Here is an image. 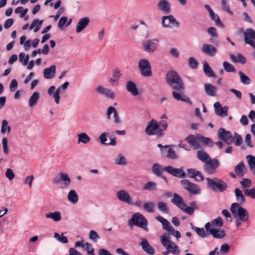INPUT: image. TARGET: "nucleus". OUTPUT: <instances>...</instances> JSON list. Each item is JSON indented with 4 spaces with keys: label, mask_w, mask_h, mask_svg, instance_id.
Returning <instances> with one entry per match:
<instances>
[{
    "label": "nucleus",
    "mask_w": 255,
    "mask_h": 255,
    "mask_svg": "<svg viewBox=\"0 0 255 255\" xmlns=\"http://www.w3.org/2000/svg\"><path fill=\"white\" fill-rule=\"evenodd\" d=\"M180 183L183 188L192 195H199L201 193L200 187L198 185L190 182L188 180H182Z\"/></svg>",
    "instance_id": "nucleus-11"
},
{
    "label": "nucleus",
    "mask_w": 255,
    "mask_h": 255,
    "mask_svg": "<svg viewBox=\"0 0 255 255\" xmlns=\"http://www.w3.org/2000/svg\"><path fill=\"white\" fill-rule=\"evenodd\" d=\"M45 218L47 219H51L54 222H58L62 220L61 212L59 211L48 212L45 215Z\"/></svg>",
    "instance_id": "nucleus-28"
},
{
    "label": "nucleus",
    "mask_w": 255,
    "mask_h": 255,
    "mask_svg": "<svg viewBox=\"0 0 255 255\" xmlns=\"http://www.w3.org/2000/svg\"><path fill=\"white\" fill-rule=\"evenodd\" d=\"M40 97V94L38 92H34L29 97L28 100L29 107L32 108L37 103Z\"/></svg>",
    "instance_id": "nucleus-35"
},
{
    "label": "nucleus",
    "mask_w": 255,
    "mask_h": 255,
    "mask_svg": "<svg viewBox=\"0 0 255 255\" xmlns=\"http://www.w3.org/2000/svg\"><path fill=\"white\" fill-rule=\"evenodd\" d=\"M204 227L206 231L212 235L214 238L222 239L225 237L226 234L224 230L218 228H211L210 222L207 223Z\"/></svg>",
    "instance_id": "nucleus-14"
},
{
    "label": "nucleus",
    "mask_w": 255,
    "mask_h": 255,
    "mask_svg": "<svg viewBox=\"0 0 255 255\" xmlns=\"http://www.w3.org/2000/svg\"><path fill=\"white\" fill-rule=\"evenodd\" d=\"M244 35L245 42L255 49V30L252 28L247 29L244 32Z\"/></svg>",
    "instance_id": "nucleus-18"
},
{
    "label": "nucleus",
    "mask_w": 255,
    "mask_h": 255,
    "mask_svg": "<svg viewBox=\"0 0 255 255\" xmlns=\"http://www.w3.org/2000/svg\"><path fill=\"white\" fill-rule=\"evenodd\" d=\"M230 250V246L227 243H224L222 244L220 247V252L222 254H227Z\"/></svg>",
    "instance_id": "nucleus-63"
},
{
    "label": "nucleus",
    "mask_w": 255,
    "mask_h": 255,
    "mask_svg": "<svg viewBox=\"0 0 255 255\" xmlns=\"http://www.w3.org/2000/svg\"><path fill=\"white\" fill-rule=\"evenodd\" d=\"M116 196L119 201L128 205H129L132 199V197L129 192L123 189L117 191Z\"/></svg>",
    "instance_id": "nucleus-17"
},
{
    "label": "nucleus",
    "mask_w": 255,
    "mask_h": 255,
    "mask_svg": "<svg viewBox=\"0 0 255 255\" xmlns=\"http://www.w3.org/2000/svg\"><path fill=\"white\" fill-rule=\"evenodd\" d=\"M211 18L214 21L215 24L220 27H223V25L222 23L221 22L219 17L218 16V14L214 13L213 11L209 14Z\"/></svg>",
    "instance_id": "nucleus-52"
},
{
    "label": "nucleus",
    "mask_w": 255,
    "mask_h": 255,
    "mask_svg": "<svg viewBox=\"0 0 255 255\" xmlns=\"http://www.w3.org/2000/svg\"><path fill=\"white\" fill-rule=\"evenodd\" d=\"M156 189V183L153 181H149L145 183L143 187V189L147 191L155 190Z\"/></svg>",
    "instance_id": "nucleus-49"
},
{
    "label": "nucleus",
    "mask_w": 255,
    "mask_h": 255,
    "mask_svg": "<svg viewBox=\"0 0 255 255\" xmlns=\"http://www.w3.org/2000/svg\"><path fill=\"white\" fill-rule=\"evenodd\" d=\"M52 183L54 185L62 183L64 187H68L71 183V179L67 173L59 172L53 178Z\"/></svg>",
    "instance_id": "nucleus-8"
},
{
    "label": "nucleus",
    "mask_w": 255,
    "mask_h": 255,
    "mask_svg": "<svg viewBox=\"0 0 255 255\" xmlns=\"http://www.w3.org/2000/svg\"><path fill=\"white\" fill-rule=\"evenodd\" d=\"M188 63L190 68L196 69L197 67L198 62L197 60L193 57H191L188 59Z\"/></svg>",
    "instance_id": "nucleus-62"
},
{
    "label": "nucleus",
    "mask_w": 255,
    "mask_h": 255,
    "mask_svg": "<svg viewBox=\"0 0 255 255\" xmlns=\"http://www.w3.org/2000/svg\"><path fill=\"white\" fill-rule=\"evenodd\" d=\"M67 199L69 202L76 204L78 201V195L75 190H71L68 193Z\"/></svg>",
    "instance_id": "nucleus-33"
},
{
    "label": "nucleus",
    "mask_w": 255,
    "mask_h": 255,
    "mask_svg": "<svg viewBox=\"0 0 255 255\" xmlns=\"http://www.w3.org/2000/svg\"><path fill=\"white\" fill-rule=\"evenodd\" d=\"M2 145L3 153L5 154H7L8 153V149L7 145V139L6 137H4L2 138Z\"/></svg>",
    "instance_id": "nucleus-60"
},
{
    "label": "nucleus",
    "mask_w": 255,
    "mask_h": 255,
    "mask_svg": "<svg viewBox=\"0 0 255 255\" xmlns=\"http://www.w3.org/2000/svg\"><path fill=\"white\" fill-rule=\"evenodd\" d=\"M158 209L162 213L168 214L169 213V209L167 205L164 202H158L157 204Z\"/></svg>",
    "instance_id": "nucleus-46"
},
{
    "label": "nucleus",
    "mask_w": 255,
    "mask_h": 255,
    "mask_svg": "<svg viewBox=\"0 0 255 255\" xmlns=\"http://www.w3.org/2000/svg\"><path fill=\"white\" fill-rule=\"evenodd\" d=\"M43 20H39L38 19H34L30 25L29 26V29L31 30L33 29L35 32H37L41 28Z\"/></svg>",
    "instance_id": "nucleus-37"
},
{
    "label": "nucleus",
    "mask_w": 255,
    "mask_h": 255,
    "mask_svg": "<svg viewBox=\"0 0 255 255\" xmlns=\"http://www.w3.org/2000/svg\"><path fill=\"white\" fill-rule=\"evenodd\" d=\"M240 184H241L242 188L243 189L249 188L252 186L251 181L248 178L243 179L242 181H240Z\"/></svg>",
    "instance_id": "nucleus-57"
},
{
    "label": "nucleus",
    "mask_w": 255,
    "mask_h": 255,
    "mask_svg": "<svg viewBox=\"0 0 255 255\" xmlns=\"http://www.w3.org/2000/svg\"><path fill=\"white\" fill-rule=\"evenodd\" d=\"M245 194L253 199H255V187H253L250 189H246Z\"/></svg>",
    "instance_id": "nucleus-61"
},
{
    "label": "nucleus",
    "mask_w": 255,
    "mask_h": 255,
    "mask_svg": "<svg viewBox=\"0 0 255 255\" xmlns=\"http://www.w3.org/2000/svg\"><path fill=\"white\" fill-rule=\"evenodd\" d=\"M113 114L114 122L116 124H120L121 123V121L119 118L118 112L116 109L112 106H110L108 107L107 112H106V116L108 120L111 119V115Z\"/></svg>",
    "instance_id": "nucleus-24"
},
{
    "label": "nucleus",
    "mask_w": 255,
    "mask_h": 255,
    "mask_svg": "<svg viewBox=\"0 0 255 255\" xmlns=\"http://www.w3.org/2000/svg\"><path fill=\"white\" fill-rule=\"evenodd\" d=\"M157 9L165 14L171 12V4L167 0H159L156 4Z\"/></svg>",
    "instance_id": "nucleus-16"
},
{
    "label": "nucleus",
    "mask_w": 255,
    "mask_h": 255,
    "mask_svg": "<svg viewBox=\"0 0 255 255\" xmlns=\"http://www.w3.org/2000/svg\"><path fill=\"white\" fill-rule=\"evenodd\" d=\"M182 91H179L174 90L172 92V95L174 99L177 101H181L185 102H189V99L182 93Z\"/></svg>",
    "instance_id": "nucleus-31"
},
{
    "label": "nucleus",
    "mask_w": 255,
    "mask_h": 255,
    "mask_svg": "<svg viewBox=\"0 0 255 255\" xmlns=\"http://www.w3.org/2000/svg\"><path fill=\"white\" fill-rule=\"evenodd\" d=\"M143 208L146 212L152 213L154 212L155 205L151 201L145 202L143 204Z\"/></svg>",
    "instance_id": "nucleus-42"
},
{
    "label": "nucleus",
    "mask_w": 255,
    "mask_h": 255,
    "mask_svg": "<svg viewBox=\"0 0 255 255\" xmlns=\"http://www.w3.org/2000/svg\"><path fill=\"white\" fill-rule=\"evenodd\" d=\"M138 68L143 76L150 77L151 76L150 64L147 59L145 58L140 59L138 62Z\"/></svg>",
    "instance_id": "nucleus-10"
},
{
    "label": "nucleus",
    "mask_w": 255,
    "mask_h": 255,
    "mask_svg": "<svg viewBox=\"0 0 255 255\" xmlns=\"http://www.w3.org/2000/svg\"><path fill=\"white\" fill-rule=\"evenodd\" d=\"M230 210L235 218V225L240 227L243 222L248 221L249 215L248 211L241 206L239 203H234L231 205Z\"/></svg>",
    "instance_id": "nucleus-2"
},
{
    "label": "nucleus",
    "mask_w": 255,
    "mask_h": 255,
    "mask_svg": "<svg viewBox=\"0 0 255 255\" xmlns=\"http://www.w3.org/2000/svg\"><path fill=\"white\" fill-rule=\"evenodd\" d=\"M147 224L148 222L146 219L143 215L138 212L133 214L131 219L128 221L129 226L135 225L146 232L148 231Z\"/></svg>",
    "instance_id": "nucleus-5"
},
{
    "label": "nucleus",
    "mask_w": 255,
    "mask_h": 255,
    "mask_svg": "<svg viewBox=\"0 0 255 255\" xmlns=\"http://www.w3.org/2000/svg\"><path fill=\"white\" fill-rule=\"evenodd\" d=\"M197 158L204 163L211 159L208 154L203 150H199L198 151Z\"/></svg>",
    "instance_id": "nucleus-40"
},
{
    "label": "nucleus",
    "mask_w": 255,
    "mask_h": 255,
    "mask_svg": "<svg viewBox=\"0 0 255 255\" xmlns=\"http://www.w3.org/2000/svg\"><path fill=\"white\" fill-rule=\"evenodd\" d=\"M223 65L225 70L227 72H232L235 71L234 67L227 61L224 62Z\"/></svg>",
    "instance_id": "nucleus-55"
},
{
    "label": "nucleus",
    "mask_w": 255,
    "mask_h": 255,
    "mask_svg": "<svg viewBox=\"0 0 255 255\" xmlns=\"http://www.w3.org/2000/svg\"><path fill=\"white\" fill-rule=\"evenodd\" d=\"M140 245L142 249L148 255H153L155 253L154 249L149 245L145 238H141Z\"/></svg>",
    "instance_id": "nucleus-27"
},
{
    "label": "nucleus",
    "mask_w": 255,
    "mask_h": 255,
    "mask_svg": "<svg viewBox=\"0 0 255 255\" xmlns=\"http://www.w3.org/2000/svg\"><path fill=\"white\" fill-rule=\"evenodd\" d=\"M127 90L130 92L133 96H136L138 94V90L135 83L132 81H128L126 84Z\"/></svg>",
    "instance_id": "nucleus-34"
},
{
    "label": "nucleus",
    "mask_w": 255,
    "mask_h": 255,
    "mask_svg": "<svg viewBox=\"0 0 255 255\" xmlns=\"http://www.w3.org/2000/svg\"><path fill=\"white\" fill-rule=\"evenodd\" d=\"M211 228H220L223 226V220L220 217H218L217 218L214 219L210 222Z\"/></svg>",
    "instance_id": "nucleus-47"
},
{
    "label": "nucleus",
    "mask_w": 255,
    "mask_h": 255,
    "mask_svg": "<svg viewBox=\"0 0 255 255\" xmlns=\"http://www.w3.org/2000/svg\"><path fill=\"white\" fill-rule=\"evenodd\" d=\"M11 130V128L8 125V123L6 120H2L1 121V125L0 127V132L2 135L9 133Z\"/></svg>",
    "instance_id": "nucleus-38"
},
{
    "label": "nucleus",
    "mask_w": 255,
    "mask_h": 255,
    "mask_svg": "<svg viewBox=\"0 0 255 255\" xmlns=\"http://www.w3.org/2000/svg\"><path fill=\"white\" fill-rule=\"evenodd\" d=\"M205 92L208 96H215L217 89L216 87L214 86L211 84L206 83L204 85Z\"/></svg>",
    "instance_id": "nucleus-36"
},
{
    "label": "nucleus",
    "mask_w": 255,
    "mask_h": 255,
    "mask_svg": "<svg viewBox=\"0 0 255 255\" xmlns=\"http://www.w3.org/2000/svg\"><path fill=\"white\" fill-rule=\"evenodd\" d=\"M200 143H203L209 146H213L214 145L213 142L212 141V140L210 138L205 137L202 136H200Z\"/></svg>",
    "instance_id": "nucleus-56"
},
{
    "label": "nucleus",
    "mask_w": 255,
    "mask_h": 255,
    "mask_svg": "<svg viewBox=\"0 0 255 255\" xmlns=\"http://www.w3.org/2000/svg\"><path fill=\"white\" fill-rule=\"evenodd\" d=\"M187 175L189 177L194 178L197 182H201L204 179L203 176L200 171L193 168L187 169Z\"/></svg>",
    "instance_id": "nucleus-25"
},
{
    "label": "nucleus",
    "mask_w": 255,
    "mask_h": 255,
    "mask_svg": "<svg viewBox=\"0 0 255 255\" xmlns=\"http://www.w3.org/2000/svg\"><path fill=\"white\" fill-rule=\"evenodd\" d=\"M109 135V132H103L100 134L99 137L100 141L102 144H107L106 143L107 140V136Z\"/></svg>",
    "instance_id": "nucleus-64"
},
{
    "label": "nucleus",
    "mask_w": 255,
    "mask_h": 255,
    "mask_svg": "<svg viewBox=\"0 0 255 255\" xmlns=\"http://www.w3.org/2000/svg\"><path fill=\"white\" fill-rule=\"evenodd\" d=\"M220 166V162L216 158L210 159L204 163L203 169L208 174H214L216 169Z\"/></svg>",
    "instance_id": "nucleus-12"
},
{
    "label": "nucleus",
    "mask_w": 255,
    "mask_h": 255,
    "mask_svg": "<svg viewBox=\"0 0 255 255\" xmlns=\"http://www.w3.org/2000/svg\"><path fill=\"white\" fill-rule=\"evenodd\" d=\"M202 53L211 57L214 56L217 52V49L212 45L204 44L201 47Z\"/></svg>",
    "instance_id": "nucleus-26"
},
{
    "label": "nucleus",
    "mask_w": 255,
    "mask_h": 255,
    "mask_svg": "<svg viewBox=\"0 0 255 255\" xmlns=\"http://www.w3.org/2000/svg\"><path fill=\"white\" fill-rule=\"evenodd\" d=\"M164 171L174 177L178 178H183L186 175L182 169L176 168L171 166L164 167Z\"/></svg>",
    "instance_id": "nucleus-19"
},
{
    "label": "nucleus",
    "mask_w": 255,
    "mask_h": 255,
    "mask_svg": "<svg viewBox=\"0 0 255 255\" xmlns=\"http://www.w3.org/2000/svg\"><path fill=\"white\" fill-rule=\"evenodd\" d=\"M78 143H83L87 144L91 140L90 137L85 132H81L77 135Z\"/></svg>",
    "instance_id": "nucleus-32"
},
{
    "label": "nucleus",
    "mask_w": 255,
    "mask_h": 255,
    "mask_svg": "<svg viewBox=\"0 0 255 255\" xmlns=\"http://www.w3.org/2000/svg\"><path fill=\"white\" fill-rule=\"evenodd\" d=\"M162 26L163 28L178 27L179 23L172 15L162 16L161 17Z\"/></svg>",
    "instance_id": "nucleus-13"
},
{
    "label": "nucleus",
    "mask_w": 255,
    "mask_h": 255,
    "mask_svg": "<svg viewBox=\"0 0 255 255\" xmlns=\"http://www.w3.org/2000/svg\"><path fill=\"white\" fill-rule=\"evenodd\" d=\"M166 81L167 84L174 90L183 91L184 89V84L181 78L174 71H170L166 74Z\"/></svg>",
    "instance_id": "nucleus-3"
},
{
    "label": "nucleus",
    "mask_w": 255,
    "mask_h": 255,
    "mask_svg": "<svg viewBox=\"0 0 255 255\" xmlns=\"http://www.w3.org/2000/svg\"><path fill=\"white\" fill-rule=\"evenodd\" d=\"M218 136L220 140L227 144L231 143L234 139L232 133L223 128H220L218 129Z\"/></svg>",
    "instance_id": "nucleus-15"
},
{
    "label": "nucleus",
    "mask_w": 255,
    "mask_h": 255,
    "mask_svg": "<svg viewBox=\"0 0 255 255\" xmlns=\"http://www.w3.org/2000/svg\"><path fill=\"white\" fill-rule=\"evenodd\" d=\"M200 136L199 135L190 134L186 137L185 140L193 148L197 149L201 147Z\"/></svg>",
    "instance_id": "nucleus-23"
},
{
    "label": "nucleus",
    "mask_w": 255,
    "mask_h": 255,
    "mask_svg": "<svg viewBox=\"0 0 255 255\" xmlns=\"http://www.w3.org/2000/svg\"><path fill=\"white\" fill-rule=\"evenodd\" d=\"M95 91L97 93L104 95L108 99H114L115 98V94L113 91L110 89L105 88L101 85L98 86Z\"/></svg>",
    "instance_id": "nucleus-20"
},
{
    "label": "nucleus",
    "mask_w": 255,
    "mask_h": 255,
    "mask_svg": "<svg viewBox=\"0 0 255 255\" xmlns=\"http://www.w3.org/2000/svg\"><path fill=\"white\" fill-rule=\"evenodd\" d=\"M192 229H193L197 234L202 238H206L208 236V233L205 231L203 228H198L196 227H192Z\"/></svg>",
    "instance_id": "nucleus-48"
},
{
    "label": "nucleus",
    "mask_w": 255,
    "mask_h": 255,
    "mask_svg": "<svg viewBox=\"0 0 255 255\" xmlns=\"http://www.w3.org/2000/svg\"><path fill=\"white\" fill-rule=\"evenodd\" d=\"M168 126V123L165 120H161L158 123L156 120L152 119L147 123L145 132L148 135H155L160 137L163 135V132L166 130Z\"/></svg>",
    "instance_id": "nucleus-1"
},
{
    "label": "nucleus",
    "mask_w": 255,
    "mask_h": 255,
    "mask_svg": "<svg viewBox=\"0 0 255 255\" xmlns=\"http://www.w3.org/2000/svg\"><path fill=\"white\" fill-rule=\"evenodd\" d=\"M115 163L118 165H125L126 164L125 157L121 154H119L115 159Z\"/></svg>",
    "instance_id": "nucleus-50"
},
{
    "label": "nucleus",
    "mask_w": 255,
    "mask_h": 255,
    "mask_svg": "<svg viewBox=\"0 0 255 255\" xmlns=\"http://www.w3.org/2000/svg\"><path fill=\"white\" fill-rule=\"evenodd\" d=\"M171 201L183 212L189 215H192L193 214V209L190 207H186L182 198L178 194L174 193L173 197L171 199Z\"/></svg>",
    "instance_id": "nucleus-9"
},
{
    "label": "nucleus",
    "mask_w": 255,
    "mask_h": 255,
    "mask_svg": "<svg viewBox=\"0 0 255 255\" xmlns=\"http://www.w3.org/2000/svg\"><path fill=\"white\" fill-rule=\"evenodd\" d=\"M142 46L144 51L147 53H152L157 48V44L153 40L148 39L144 40L142 43Z\"/></svg>",
    "instance_id": "nucleus-22"
},
{
    "label": "nucleus",
    "mask_w": 255,
    "mask_h": 255,
    "mask_svg": "<svg viewBox=\"0 0 255 255\" xmlns=\"http://www.w3.org/2000/svg\"><path fill=\"white\" fill-rule=\"evenodd\" d=\"M166 157L170 159H175L177 158V156L175 151L171 147H169L167 150Z\"/></svg>",
    "instance_id": "nucleus-58"
},
{
    "label": "nucleus",
    "mask_w": 255,
    "mask_h": 255,
    "mask_svg": "<svg viewBox=\"0 0 255 255\" xmlns=\"http://www.w3.org/2000/svg\"><path fill=\"white\" fill-rule=\"evenodd\" d=\"M239 74L240 77V80L242 83L248 85L250 83L251 81L248 77H247L243 72L239 71Z\"/></svg>",
    "instance_id": "nucleus-54"
},
{
    "label": "nucleus",
    "mask_w": 255,
    "mask_h": 255,
    "mask_svg": "<svg viewBox=\"0 0 255 255\" xmlns=\"http://www.w3.org/2000/svg\"><path fill=\"white\" fill-rule=\"evenodd\" d=\"M121 74L119 69H115L113 72L112 77L109 79V82L112 84L116 83L118 84V81L121 77Z\"/></svg>",
    "instance_id": "nucleus-44"
},
{
    "label": "nucleus",
    "mask_w": 255,
    "mask_h": 255,
    "mask_svg": "<svg viewBox=\"0 0 255 255\" xmlns=\"http://www.w3.org/2000/svg\"><path fill=\"white\" fill-rule=\"evenodd\" d=\"M215 113L220 117H225L228 115V107L224 106L222 107L221 104L216 102L214 104Z\"/></svg>",
    "instance_id": "nucleus-21"
},
{
    "label": "nucleus",
    "mask_w": 255,
    "mask_h": 255,
    "mask_svg": "<svg viewBox=\"0 0 255 255\" xmlns=\"http://www.w3.org/2000/svg\"><path fill=\"white\" fill-rule=\"evenodd\" d=\"M34 179V177L33 175L27 176L24 179L23 183L24 185H28L29 187L30 188Z\"/></svg>",
    "instance_id": "nucleus-59"
},
{
    "label": "nucleus",
    "mask_w": 255,
    "mask_h": 255,
    "mask_svg": "<svg viewBox=\"0 0 255 255\" xmlns=\"http://www.w3.org/2000/svg\"><path fill=\"white\" fill-rule=\"evenodd\" d=\"M151 170L154 175L159 176L162 174L164 168L160 164L156 163L153 164Z\"/></svg>",
    "instance_id": "nucleus-41"
},
{
    "label": "nucleus",
    "mask_w": 255,
    "mask_h": 255,
    "mask_svg": "<svg viewBox=\"0 0 255 255\" xmlns=\"http://www.w3.org/2000/svg\"><path fill=\"white\" fill-rule=\"evenodd\" d=\"M160 242L162 246L173 255H179L180 251L177 245L169 239L166 235L160 237Z\"/></svg>",
    "instance_id": "nucleus-6"
},
{
    "label": "nucleus",
    "mask_w": 255,
    "mask_h": 255,
    "mask_svg": "<svg viewBox=\"0 0 255 255\" xmlns=\"http://www.w3.org/2000/svg\"><path fill=\"white\" fill-rule=\"evenodd\" d=\"M89 238L94 242H97L100 239V237L94 230H90L89 233Z\"/></svg>",
    "instance_id": "nucleus-53"
},
{
    "label": "nucleus",
    "mask_w": 255,
    "mask_h": 255,
    "mask_svg": "<svg viewBox=\"0 0 255 255\" xmlns=\"http://www.w3.org/2000/svg\"><path fill=\"white\" fill-rule=\"evenodd\" d=\"M235 194L237 201L240 203H243L245 201V198L242 193V192L239 188H236L235 190Z\"/></svg>",
    "instance_id": "nucleus-45"
},
{
    "label": "nucleus",
    "mask_w": 255,
    "mask_h": 255,
    "mask_svg": "<svg viewBox=\"0 0 255 255\" xmlns=\"http://www.w3.org/2000/svg\"><path fill=\"white\" fill-rule=\"evenodd\" d=\"M155 219L162 224V228L166 230L169 235L175 237L177 240L181 238L180 232L178 231H175L166 219L159 215L155 217Z\"/></svg>",
    "instance_id": "nucleus-7"
},
{
    "label": "nucleus",
    "mask_w": 255,
    "mask_h": 255,
    "mask_svg": "<svg viewBox=\"0 0 255 255\" xmlns=\"http://www.w3.org/2000/svg\"><path fill=\"white\" fill-rule=\"evenodd\" d=\"M206 180L207 187L215 192H223L227 188V183L218 178H206Z\"/></svg>",
    "instance_id": "nucleus-4"
},
{
    "label": "nucleus",
    "mask_w": 255,
    "mask_h": 255,
    "mask_svg": "<svg viewBox=\"0 0 255 255\" xmlns=\"http://www.w3.org/2000/svg\"><path fill=\"white\" fill-rule=\"evenodd\" d=\"M203 71L205 74V75L209 77H216V75H215L213 71L211 69V68L209 66V64L206 62H204L203 63Z\"/></svg>",
    "instance_id": "nucleus-39"
},
{
    "label": "nucleus",
    "mask_w": 255,
    "mask_h": 255,
    "mask_svg": "<svg viewBox=\"0 0 255 255\" xmlns=\"http://www.w3.org/2000/svg\"><path fill=\"white\" fill-rule=\"evenodd\" d=\"M56 73V67L52 65L50 67L45 68L43 71V77L47 79H50L54 77Z\"/></svg>",
    "instance_id": "nucleus-30"
},
{
    "label": "nucleus",
    "mask_w": 255,
    "mask_h": 255,
    "mask_svg": "<svg viewBox=\"0 0 255 255\" xmlns=\"http://www.w3.org/2000/svg\"><path fill=\"white\" fill-rule=\"evenodd\" d=\"M89 21V18L88 17H84L82 18H81L78 22L76 26V32L79 33L83 30L88 25Z\"/></svg>",
    "instance_id": "nucleus-29"
},
{
    "label": "nucleus",
    "mask_w": 255,
    "mask_h": 255,
    "mask_svg": "<svg viewBox=\"0 0 255 255\" xmlns=\"http://www.w3.org/2000/svg\"><path fill=\"white\" fill-rule=\"evenodd\" d=\"M235 173L240 176H242L245 173V166L243 162H240L235 168Z\"/></svg>",
    "instance_id": "nucleus-43"
},
{
    "label": "nucleus",
    "mask_w": 255,
    "mask_h": 255,
    "mask_svg": "<svg viewBox=\"0 0 255 255\" xmlns=\"http://www.w3.org/2000/svg\"><path fill=\"white\" fill-rule=\"evenodd\" d=\"M246 158L251 169L255 171V156H253L252 155H249L247 156Z\"/></svg>",
    "instance_id": "nucleus-51"
}]
</instances>
